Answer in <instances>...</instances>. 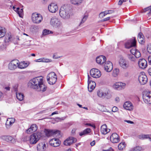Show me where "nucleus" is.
Returning <instances> with one entry per match:
<instances>
[{"label":"nucleus","mask_w":151,"mask_h":151,"mask_svg":"<svg viewBox=\"0 0 151 151\" xmlns=\"http://www.w3.org/2000/svg\"><path fill=\"white\" fill-rule=\"evenodd\" d=\"M110 129H107V127L106 124H104L101 126V131L102 134H106L109 132Z\"/></svg>","instance_id":"nucleus-27"},{"label":"nucleus","mask_w":151,"mask_h":151,"mask_svg":"<svg viewBox=\"0 0 151 151\" xmlns=\"http://www.w3.org/2000/svg\"><path fill=\"white\" fill-rule=\"evenodd\" d=\"M97 94L98 96L99 97L103 98L104 92H102L99 90L97 91Z\"/></svg>","instance_id":"nucleus-47"},{"label":"nucleus","mask_w":151,"mask_h":151,"mask_svg":"<svg viewBox=\"0 0 151 151\" xmlns=\"http://www.w3.org/2000/svg\"><path fill=\"white\" fill-rule=\"evenodd\" d=\"M104 70L107 72H110L111 71L113 68V64L110 61L106 62L104 65Z\"/></svg>","instance_id":"nucleus-15"},{"label":"nucleus","mask_w":151,"mask_h":151,"mask_svg":"<svg viewBox=\"0 0 151 151\" xmlns=\"http://www.w3.org/2000/svg\"><path fill=\"white\" fill-rule=\"evenodd\" d=\"M148 60L149 63L151 65V56H150L148 57Z\"/></svg>","instance_id":"nucleus-62"},{"label":"nucleus","mask_w":151,"mask_h":151,"mask_svg":"<svg viewBox=\"0 0 151 151\" xmlns=\"http://www.w3.org/2000/svg\"><path fill=\"white\" fill-rule=\"evenodd\" d=\"M90 74L92 77L95 78H99L101 76L100 71L96 68L91 69L90 71Z\"/></svg>","instance_id":"nucleus-9"},{"label":"nucleus","mask_w":151,"mask_h":151,"mask_svg":"<svg viewBox=\"0 0 151 151\" xmlns=\"http://www.w3.org/2000/svg\"><path fill=\"white\" fill-rule=\"evenodd\" d=\"M125 85L126 84L124 83L118 82L113 85V87L115 89L119 90L124 89Z\"/></svg>","instance_id":"nucleus-18"},{"label":"nucleus","mask_w":151,"mask_h":151,"mask_svg":"<svg viewBox=\"0 0 151 151\" xmlns=\"http://www.w3.org/2000/svg\"><path fill=\"white\" fill-rule=\"evenodd\" d=\"M128 57L129 60L132 61H134L136 60V58L134 55H129Z\"/></svg>","instance_id":"nucleus-40"},{"label":"nucleus","mask_w":151,"mask_h":151,"mask_svg":"<svg viewBox=\"0 0 151 151\" xmlns=\"http://www.w3.org/2000/svg\"><path fill=\"white\" fill-rule=\"evenodd\" d=\"M138 40L139 43L141 44L144 43L145 40L143 38V35L141 32L139 33L138 35Z\"/></svg>","instance_id":"nucleus-29"},{"label":"nucleus","mask_w":151,"mask_h":151,"mask_svg":"<svg viewBox=\"0 0 151 151\" xmlns=\"http://www.w3.org/2000/svg\"><path fill=\"white\" fill-rule=\"evenodd\" d=\"M28 64L26 63H25L24 62L19 63L17 67L19 68L23 69L27 67Z\"/></svg>","instance_id":"nucleus-31"},{"label":"nucleus","mask_w":151,"mask_h":151,"mask_svg":"<svg viewBox=\"0 0 151 151\" xmlns=\"http://www.w3.org/2000/svg\"><path fill=\"white\" fill-rule=\"evenodd\" d=\"M142 98L144 102L147 104H151V92L145 91L142 94Z\"/></svg>","instance_id":"nucleus-5"},{"label":"nucleus","mask_w":151,"mask_h":151,"mask_svg":"<svg viewBox=\"0 0 151 151\" xmlns=\"http://www.w3.org/2000/svg\"><path fill=\"white\" fill-rule=\"evenodd\" d=\"M138 65L140 68L144 69L147 67V62L145 59H141L139 61Z\"/></svg>","instance_id":"nucleus-21"},{"label":"nucleus","mask_w":151,"mask_h":151,"mask_svg":"<svg viewBox=\"0 0 151 151\" xmlns=\"http://www.w3.org/2000/svg\"><path fill=\"white\" fill-rule=\"evenodd\" d=\"M125 143L124 142H122L120 143L118 146V148L119 150H121L125 148Z\"/></svg>","instance_id":"nucleus-37"},{"label":"nucleus","mask_w":151,"mask_h":151,"mask_svg":"<svg viewBox=\"0 0 151 151\" xmlns=\"http://www.w3.org/2000/svg\"><path fill=\"white\" fill-rule=\"evenodd\" d=\"M83 0H70V3L79 6L81 4Z\"/></svg>","instance_id":"nucleus-30"},{"label":"nucleus","mask_w":151,"mask_h":151,"mask_svg":"<svg viewBox=\"0 0 151 151\" xmlns=\"http://www.w3.org/2000/svg\"><path fill=\"white\" fill-rule=\"evenodd\" d=\"M136 45V41L135 38L128 40L125 44V48L129 49L132 47H135Z\"/></svg>","instance_id":"nucleus-11"},{"label":"nucleus","mask_w":151,"mask_h":151,"mask_svg":"<svg viewBox=\"0 0 151 151\" xmlns=\"http://www.w3.org/2000/svg\"><path fill=\"white\" fill-rule=\"evenodd\" d=\"M91 132V129L89 128H87L84 130L83 132H81L79 133V135L82 136L85 135Z\"/></svg>","instance_id":"nucleus-34"},{"label":"nucleus","mask_w":151,"mask_h":151,"mask_svg":"<svg viewBox=\"0 0 151 151\" xmlns=\"http://www.w3.org/2000/svg\"><path fill=\"white\" fill-rule=\"evenodd\" d=\"M106 15V14L105 13V12H103L100 13L99 16V17H100L101 18H102Z\"/></svg>","instance_id":"nucleus-49"},{"label":"nucleus","mask_w":151,"mask_h":151,"mask_svg":"<svg viewBox=\"0 0 151 151\" xmlns=\"http://www.w3.org/2000/svg\"><path fill=\"white\" fill-rule=\"evenodd\" d=\"M17 12L20 17H22L23 15V9H21L17 11Z\"/></svg>","instance_id":"nucleus-39"},{"label":"nucleus","mask_w":151,"mask_h":151,"mask_svg":"<svg viewBox=\"0 0 151 151\" xmlns=\"http://www.w3.org/2000/svg\"><path fill=\"white\" fill-rule=\"evenodd\" d=\"M66 118V117H63L61 118L58 117L55 118V121L57 122H60L64 120Z\"/></svg>","instance_id":"nucleus-43"},{"label":"nucleus","mask_w":151,"mask_h":151,"mask_svg":"<svg viewBox=\"0 0 151 151\" xmlns=\"http://www.w3.org/2000/svg\"><path fill=\"white\" fill-rule=\"evenodd\" d=\"M52 33V32L50 31L49 30L45 29L42 32V36H45Z\"/></svg>","instance_id":"nucleus-38"},{"label":"nucleus","mask_w":151,"mask_h":151,"mask_svg":"<svg viewBox=\"0 0 151 151\" xmlns=\"http://www.w3.org/2000/svg\"><path fill=\"white\" fill-rule=\"evenodd\" d=\"M39 60L40 62H48L50 61V60L45 59L44 58H42L39 59Z\"/></svg>","instance_id":"nucleus-45"},{"label":"nucleus","mask_w":151,"mask_h":151,"mask_svg":"<svg viewBox=\"0 0 151 151\" xmlns=\"http://www.w3.org/2000/svg\"><path fill=\"white\" fill-rule=\"evenodd\" d=\"M91 78L88 75V89L90 92H91L95 88L96 84L95 82L91 80Z\"/></svg>","instance_id":"nucleus-10"},{"label":"nucleus","mask_w":151,"mask_h":151,"mask_svg":"<svg viewBox=\"0 0 151 151\" xmlns=\"http://www.w3.org/2000/svg\"><path fill=\"white\" fill-rule=\"evenodd\" d=\"M11 120L9 122V123L10 124H12L14 122V119L13 118H11Z\"/></svg>","instance_id":"nucleus-58"},{"label":"nucleus","mask_w":151,"mask_h":151,"mask_svg":"<svg viewBox=\"0 0 151 151\" xmlns=\"http://www.w3.org/2000/svg\"><path fill=\"white\" fill-rule=\"evenodd\" d=\"M49 143L51 146L54 147H57L60 145V141L57 138H54L51 139Z\"/></svg>","instance_id":"nucleus-17"},{"label":"nucleus","mask_w":151,"mask_h":151,"mask_svg":"<svg viewBox=\"0 0 151 151\" xmlns=\"http://www.w3.org/2000/svg\"><path fill=\"white\" fill-rule=\"evenodd\" d=\"M134 55L136 58H138L141 56V54L139 51L137 50L136 51Z\"/></svg>","instance_id":"nucleus-46"},{"label":"nucleus","mask_w":151,"mask_h":151,"mask_svg":"<svg viewBox=\"0 0 151 151\" xmlns=\"http://www.w3.org/2000/svg\"><path fill=\"white\" fill-rule=\"evenodd\" d=\"M95 141L94 140L90 143V145L91 146H93L95 145Z\"/></svg>","instance_id":"nucleus-64"},{"label":"nucleus","mask_w":151,"mask_h":151,"mask_svg":"<svg viewBox=\"0 0 151 151\" xmlns=\"http://www.w3.org/2000/svg\"><path fill=\"white\" fill-rule=\"evenodd\" d=\"M123 107L125 109L129 111L132 110L133 109V105L129 101L125 102L123 105Z\"/></svg>","instance_id":"nucleus-20"},{"label":"nucleus","mask_w":151,"mask_h":151,"mask_svg":"<svg viewBox=\"0 0 151 151\" xmlns=\"http://www.w3.org/2000/svg\"><path fill=\"white\" fill-rule=\"evenodd\" d=\"M106 60V58L104 56H99L96 58V61L97 63L100 65H102Z\"/></svg>","instance_id":"nucleus-23"},{"label":"nucleus","mask_w":151,"mask_h":151,"mask_svg":"<svg viewBox=\"0 0 151 151\" xmlns=\"http://www.w3.org/2000/svg\"><path fill=\"white\" fill-rule=\"evenodd\" d=\"M106 15L109 14L113 13L114 11L113 10H108L104 11Z\"/></svg>","instance_id":"nucleus-53"},{"label":"nucleus","mask_w":151,"mask_h":151,"mask_svg":"<svg viewBox=\"0 0 151 151\" xmlns=\"http://www.w3.org/2000/svg\"><path fill=\"white\" fill-rule=\"evenodd\" d=\"M13 9L16 12H17V11L19 9V7L16 8L14 6L13 7Z\"/></svg>","instance_id":"nucleus-60"},{"label":"nucleus","mask_w":151,"mask_h":151,"mask_svg":"<svg viewBox=\"0 0 151 151\" xmlns=\"http://www.w3.org/2000/svg\"><path fill=\"white\" fill-rule=\"evenodd\" d=\"M17 98L20 101L23 100L24 96V94L21 93H17L16 92Z\"/></svg>","instance_id":"nucleus-33"},{"label":"nucleus","mask_w":151,"mask_h":151,"mask_svg":"<svg viewBox=\"0 0 151 151\" xmlns=\"http://www.w3.org/2000/svg\"><path fill=\"white\" fill-rule=\"evenodd\" d=\"M45 133L47 136H50L52 135H56V134H60V132L59 131H54L52 130L46 129L45 131Z\"/></svg>","instance_id":"nucleus-24"},{"label":"nucleus","mask_w":151,"mask_h":151,"mask_svg":"<svg viewBox=\"0 0 151 151\" xmlns=\"http://www.w3.org/2000/svg\"><path fill=\"white\" fill-rule=\"evenodd\" d=\"M30 128L32 129L33 132L36 131L37 129V126L35 124H33L31 126Z\"/></svg>","instance_id":"nucleus-42"},{"label":"nucleus","mask_w":151,"mask_h":151,"mask_svg":"<svg viewBox=\"0 0 151 151\" xmlns=\"http://www.w3.org/2000/svg\"><path fill=\"white\" fill-rule=\"evenodd\" d=\"M42 136V134L39 132L31 135L30 136V143L31 144H35L39 141Z\"/></svg>","instance_id":"nucleus-3"},{"label":"nucleus","mask_w":151,"mask_h":151,"mask_svg":"<svg viewBox=\"0 0 151 151\" xmlns=\"http://www.w3.org/2000/svg\"><path fill=\"white\" fill-rule=\"evenodd\" d=\"M147 48L148 52L151 54V45H148Z\"/></svg>","instance_id":"nucleus-52"},{"label":"nucleus","mask_w":151,"mask_h":151,"mask_svg":"<svg viewBox=\"0 0 151 151\" xmlns=\"http://www.w3.org/2000/svg\"><path fill=\"white\" fill-rule=\"evenodd\" d=\"M1 138L3 140L7 142H11L12 143H14L15 142V139L11 136H3Z\"/></svg>","instance_id":"nucleus-25"},{"label":"nucleus","mask_w":151,"mask_h":151,"mask_svg":"<svg viewBox=\"0 0 151 151\" xmlns=\"http://www.w3.org/2000/svg\"><path fill=\"white\" fill-rule=\"evenodd\" d=\"M6 32L5 28L0 27V38L3 37L5 35Z\"/></svg>","instance_id":"nucleus-32"},{"label":"nucleus","mask_w":151,"mask_h":151,"mask_svg":"<svg viewBox=\"0 0 151 151\" xmlns=\"http://www.w3.org/2000/svg\"><path fill=\"white\" fill-rule=\"evenodd\" d=\"M47 80L49 84L53 85L57 81V77L56 74L54 72L50 73L47 77Z\"/></svg>","instance_id":"nucleus-4"},{"label":"nucleus","mask_w":151,"mask_h":151,"mask_svg":"<svg viewBox=\"0 0 151 151\" xmlns=\"http://www.w3.org/2000/svg\"><path fill=\"white\" fill-rule=\"evenodd\" d=\"M110 140L113 143H117L119 141V137L116 133H113L110 136Z\"/></svg>","instance_id":"nucleus-16"},{"label":"nucleus","mask_w":151,"mask_h":151,"mask_svg":"<svg viewBox=\"0 0 151 151\" xmlns=\"http://www.w3.org/2000/svg\"><path fill=\"white\" fill-rule=\"evenodd\" d=\"M88 17V15L87 14H85L84 15L82 19L80 22V25L81 24L83 23L87 20Z\"/></svg>","instance_id":"nucleus-36"},{"label":"nucleus","mask_w":151,"mask_h":151,"mask_svg":"<svg viewBox=\"0 0 151 151\" xmlns=\"http://www.w3.org/2000/svg\"><path fill=\"white\" fill-rule=\"evenodd\" d=\"M149 135H142L139 136V138L142 139H149Z\"/></svg>","instance_id":"nucleus-44"},{"label":"nucleus","mask_w":151,"mask_h":151,"mask_svg":"<svg viewBox=\"0 0 151 151\" xmlns=\"http://www.w3.org/2000/svg\"><path fill=\"white\" fill-rule=\"evenodd\" d=\"M134 47L132 48L131 50H130V51L131 53L132 54V55H134L136 51L137 50L134 47Z\"/></svg>","instance_id":"nucleus-48"},{"label":"nucleus","mask_w":151,"mask_h":151,"mask_svg":"<svg viewBox=\"0 0 151 151\" xmlns=\"http://www.w3.org/2000/svg\"><path fill=\"white\" fill-rule=\"evenodd\" d=\"M12 36L10 34H7L5 35L4 40V43L6 46L9 45L11 42Z\"/></svg>","instance_id":"nucleus-22"},{"label":"nucleus","mask_w":151,"mask_h":151,"mask_svg":"<svg viewBox=\"0 0 151 151\" xmlns=\"http://www.w3.org/2000/svg\"><path fill=\"white\" fill-rule=\"evenodd\" d=\"M112 96V92L109 89H107L104 92V98L109 99L111 98Z\"/></svg>","instance_id":"nucleus-26"},{"label":"nucleus","mask_w":151,"mask_h":151,"mask_svg":"<svg viewBox=\"0 0 151 151\" xmlns=\"http://www.w3.org/2000/svg\"><path fill=\"white\" fill-rule=\"evenodd\" d=\"M71 11L70 7L68 5L62 6L60 9L59 14L63 18L67 19L70 17V13Z\"/></svg>","instance_id":"nucleus-2"},{"label":"nucleus","mask_w":151,"mask_h":151,"mask_svg":"<svg viewBox=\"0 0 151 151\" xmlns=\"http://www.w3.org/2000/svg\"><path fill=\"white\" fill-rule=\"evenodd\" d=\"M38 151H44L46 149V145L44 143H39L37 146Z\"/></svg>","instance_id":"nucleus-28"},{"label":"nucleus","mask_w":151,"mask_h":151,"mask_svg":"<svg viewBox=\"0 0 151 151\" xmlns=\"http://www.w3.org/2000/svg\"><path fill=\"white\" fill-rule=\"evenodd\" d=\"M33 132L32 129L30 127L26 130V132L27 134H31Z\"/></svg>","instance_id":"nucleus-54"},{"label":"nucleus","mask_w":151,"mask_h":151,"mask_svg":"<svg viewBox=\"0 0 151 151\" xmlns=\"http://www.w3.org/2000/svg\"><path fill=\"white\" fill-rule=\"evenodd\" d=\"M119 70L118 68H116L114 69L113 70L112 74V76L114 77H116L118 76L119 73Z\"/></svg>","instance_id":"nucleus-35"},{"label":"nucleus","mask_w":151,"mask_h":151,"mask_svg":"<svg viewBox=\"0 0 151 151\" xmlns=\"http://www.w3.org/2000/svg\"><path fill=\"white\" fill-rule=\"evenodd\" d=\"M19 61L17 59L11 61L8 65V68L11 70H14L17 68Z\"/></svg>","instance_id":"nucleus-8"},{"label":"nucleus","mask_w":151,"mask_h":151,"mask_svg":"<svg viewBox=\"0 0 151 151\" xmlns=\"http://www.w3.org/2000/svg\"><path fill=\"white\" fill-rule=\"evenodd\" d=\"M147 72L149 75L151 76V67L148 70Z\"/></svg>","instance_id":"nucleus-59"},{"label":"nucleus","mask_w":151,"mask_h":151,"mask_svg":"<svg viewBox=\"0 0 151 151\" xmlns=\"http://www.w3.org/2000/svg\"><path fill=\"white\" fill-rule=\"evenodd\" d=\"M48 9L51 12L55 13L58 10V7L57 4L55 3H52L49 5Z\"/></svg>","instance_id":"nucleus-19"},{"label":"nucleus","mask_w":151,"mask_h":151,"mask_svg":"<svg viewBox=\"0 0 151 151\" xmlns=\"http://www.w3.org/2000/svg\"><path fill=\"white\" fill-rule=\"evenodd\" d=\"M30 136H25L24 137V138L23 140L24 141H28L30 143Z\"/></svg>","instance_id":"nucleus-50"},{"label":"nucleus","mask_w":151,"mask_h":151,"mask_svg":"<svg viewBox=\"0 0 151 151\" xmlns=\"http://www.w3.org/2000/svg\"><path fill=\"white\" fill-rule=\"evenodd\" d=\"M77 141V139L73 137H71L66 139L64 142V144L66 146H69L73 143Z\"/></svg>","instance_id":"nucleus-14"},{"label":"nucleus","mask_w":151,"mask_h":151,"mask_svg":"<svg viewBox=\"0 0 151 151\" xmlns=\"http://www.w3.org/2000/svg\"><path fill=\"white\" fill-rule=\"evenodd\" d=\"M32 19L34 23L38 24L42 21V17L40 14L34 13L32 14Z\"/></svg>","instance_id":"nucleus-6"},{"label":"nucleus","mask_w":151,"mask_h":151,"mask_svg":"<svg viewBox=\"0 0 151 151\" xmlns=\"http://www.w3.org/2000/svg\"><path fill=\"white\" fill-rule=\"evenodd\" d=\"M119 63L120 67L124 69H126L129 67V63L122 57L120 58L119 61Z\"/></svg>","instance_id":"nucleus-7"},{"label":"nucleus","mask_w":151,"mask_h":151,"mask_svg":"<svg viewBox=\"0 0 151 151\" xmlns=\"http://www.w3.org/2000/svg\"><path fill=\"white\" fill-rule=\"evenodd\" d=\"M11 42H12L15 44H17L18 43V41L16 40V38H13L12 37Z\"/></svg>","instance_id":"nucleus-51"},{"label":"nucleus","mask_w":151,"mask_h":151,"mask_svg":"<svg viewBox=\"0 0 151 151\" xmlns=\"http://www.w3.org/2000/svg\"><path fill=\"white\" fill-rule=\"evenodd\" d=\"M51 24L53 27H60L61 24L60 22L56 18H53L51 19L50 21Z\"/></svg>","instance_id":"nucleus-13"},{"label":"nucleus","mask_w":151,"mask_h":151,"mask_svg":"<svg viewBox=\"0 0 151 151\" xmlns=\"http://www.w3.org/2000/svg\"><path fill=\"white\" fill-rule=\"evenodd\" d=\"M145 12L149 10L148 14L151 13V9L149 7H147V8H145Z\"/></svg>","instance_id":"nucleus-57"},{"label":"nucleus","mask_w":151,"mask_h":151,"mask_svg":"<svg viewBox=\"0 0 151 151\" xmlns=\"http://www.w3.org/2000/svg\"><path fill=\"white\" fill-rule=\"evenodd\" d=\"M126 1V0H119L118 2V5H121L123 2H125Z\"/></svg>","instance_id":"nucleus-55"},{"label":"nucleus","mask_w":151,"mask_h":151,"mask_svg":"<svg viewBox=\"0 0 151 151\" xmlns=\"http://www.w3.org/2000/svg\"><path fill=\"white\" fill-rule=\"evenodd\" d=\"M118 110V109L115 106H114L112 108V111L113 112H116Z\"/></svg>","instance_id":"nucleus-56"},{"label":"nucleus","mask_w":151,"mask_h":151,"mask_svg":"<svg viewBox=\"0 0 151 151\" xmlns=\"http://www.w3.org/2000/svg\"><path fill=\"white\" fill-rule=\"evenodd\" d=\"M28 86L37 91L44 92L46 90L47 86L44 84L43 77L39 76L30 80L28 83Z\"/></svg>","instance_id":"nucleus-1"},{"label":"nucleus","mask_w":151,"mask_h":151,"mask_svg":"<svg viewBox=\"0 0 151 151\" xmlns=\"http://www.w3.org/2000/svg\"><path fill=\"white\" fill-rule=\"evenodd\" d=\"M58 114V111H55L54 112H52V114L50 115V116H52L54 114Z\"/></svg>","instance_id":"nucleus-63"},{"label":"nucleus","mask_w":151,"mask_h":151,"mask_svg":"<svg viewBox=\"0 0 151 151\" xmlns=\"http://www.w3.org/2000/svg\"><path fill=\"white\" fill-rule=\"evenodd\" d=\"M142 150V148L140 146H136L134 147L130 151H141Z\"/></svg>","instance_id":"nucleus-41"},{"label":"nucleus","mask_w":151,"mask_h":151,"mask_svg":"<svg viewBox=\"0 0 151 151\" xmlns=\"http://www.w3.org/2000/svg\"><path fill=\"white\" fill-rule=\"evenodd\" d=\"M110 19V17H108L106 18H105L103 19V21H105L109 20Z\"/></svg>","instance_id":"nucleus-61"},{"label":"nucleus","mask_w":151,"mask_h":151,"mask_svg":"<svg viewBox=\"0 0 151 151\" xmlns=\"http://www.w3.org/2000/svg\"><path fill=\"white\" fill-rule=\"evenodd\" d=\"M138 80L141 85H145L147 81V78L144 73H141L139 76Z\"/></svg>","instance_id":"nucleus-12"}]
</instances>
